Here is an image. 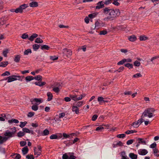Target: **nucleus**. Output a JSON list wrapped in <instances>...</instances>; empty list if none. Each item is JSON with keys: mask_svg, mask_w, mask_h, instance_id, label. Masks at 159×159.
<instances>
[{"mask_svg": "<svg viewBox=\"0 0 159 159\" xmlns=\"http://www.w3.org/2000/svg\"><path fill=\"white\" fill-rule=\"evenodd\" d=\"M11 129H12L11 132H10L7 130L4 133V135L5 136L2 137L0 135V144H2L6 142L9 139L14 136V134L16 133V128L14 127L13 128H11Z\"/></svg>", "mask_w": 159, "mask_h": 159, "instance_id": "1", "label": "nucleus"}, {"mask_svg": "<svg viewBox=\"0 0 159 159\" xmlns=\"http://www.w3.org/2000/svg\"><path fill=\"white\" fill-rule=\"evenodd\" d=\"M155 110L153 108H149L146 109L141 116L142 118H144L145 117L148 116L149 118H151L155 116L153 114ZM144 120L141 118L139 119L137 121L140 125L143 122Z\"/></svg>", "mask_w": 159, "mask_h": 159, "instance_id": "2", "label": "nucleus"}, {"mask_svg": "<svg viewBox=\"0 0 159 159\" xmlns=\"http://www.w3.org/2000/svg\"><path fill=\"white\" fill-rule=\"evenodd\" d=\"M120 14V12L118 9H111L110 14H109V16L105 17L104 20L108 21V20H113L115 18L119 16Z\"/></svg>", "mask_w": 159, "mask_h": 159, "instance_id": "3", "label": "nucleus"}, {"mask_svg": "<svg viewBox=\"0 0 159 159\" xmlns=\"http://www.w3.org/2000/svg\"><path fill=\"white\" fill-rule=\"evenodd\" d=\"M23 77L19 75H12L7 77L8 80L7 82L9 83L17 80L22 81Z\"/></svg>", "mask_w": 159, "mask_h": 159, "instance_id": "4", "label": "nucleus"}, {"mask_svg": "<svg viewBox=\"0 0 159 159\" xmlns=\"http://www.w3.org/2000/svg\"><path fill=\"white\" fill-rule=\"evenodd\" d=\"M27 7V5L25 4L21 5L18 8L16 9V13H18L19 12L22 13L23 10L26 8Z\"/></svg>", "mask_w": 159, "mask_h": 159, "instance_id": "5", "label": "nucleus"}, {"mask_svg": "<svg viewBox=\"0 0 159 159\" xmlns=\"http://www.w3.org/2000/svg\"><path fill=\"white\" fill-rule=\"evenodd\" d=\"M104 23L101 20H98L95 22V26L94 28H93L94 29L96 27L98 28H100L101 27H103L104 25Z\"/></svg>", "mask_w": 159, "mask_h": 159, "instance_id": "6", "label": "nucleus"}, {"mask_svg": "<svg viewBox=\"0 0 159 159\" xmlns=\"http://www.w3.org/2000/svg\"><path fill=\"white\" fill-rule=\"evenodd\" d=\"M64 56L69 57L72 55V52L70 50L67 48L64 49L62 51Z\"/></svg>", "mask_w": 159, "mask_h": 159, "instance_id": "7", "label": "nucleus"}, {"mask_svg": "<svg viewBox=\"0 0 159 159\" xmlns=\"http://www.w3.org/2000/svg\"><path fill=\"white\" fill-rule=\"evenodd\" d=\"M85 96V94H82L81 95L80 97H77V95H71L70 96V98L72 99V100L74 101H77L81 100L82 99V98Z\"/></svg>", "mask_w": 159, "mask_h": 159, "instance_id": "8", "label": "nucleus"}, {"mask_svg": "<svg viewBox=\"0 0 159 159\" xmlns=\"http://www.w3.org/2000/svg\"><path fill=\"white\" fill-rule=\"evenodd\" d=\"M57 87H52V90L56 93H58L60 91L61 86L59 83H57L56 85Z\"/></svg>", "mask_w": 159, "mask_h": 159, "instance_id": "9", "label": "nucleus"}, {"mask_svg": "<svg viewBox=\"0 0 159 159\" xmlns=\"http://www.w3.org/2000/svg\"><path fill=\"white\" fill-rule=\"evenodd\" d=\"M75 158L76 157L72 155H71L70 156V157H69L66 153L63 154L62 157V159H75Z\"/></svg>", "mask_w": 159, "mask_h": 159, "instance_id": "10", "label": "nucleus"}, {"mask_svg": "<svg viewBox=\"0 0 159 159\" xmlns=\"http://www.w3.org/2000/svg\"><path fill=\"white\" fill-rule=\"evenodd\" d=\"M139 154L141 155H145L148 152V151L145 149H140L138 151Z\"/></svg>", "mask_w": 159, "mask_h": 159, "instance_id": "11", "label": "nucleus"}, {"mask_svg": "<svg viewBox=\"0 0 159 159\" xmlns=\"http://www.w3.org/2000/svg\"><path fill=\"white\" fill-rule=\"evenodd\" d=\"M116 142H114L112 144V146L113 148H115L118 146H123V143L120 141H118L116 143Z\"/></svg>", "mask_w": 159, "mask_h": 159, "instance_id": "12", "label": "nucleus"}, {"mask_svg": "<svg viewBox=\"0 0 159 159\" xmlns=\"http://www.w3.org/2000/svg\"><path fill=\"white\" fill-rule=\"evenodd\" d=\"M112 8H111L110 7H106L103 9L102 12L104 14H110Z\"/></svg>", "mask_w": 159, "mask_h": 159, "instance_id": "13", "label": "nucleus"}, {"mask_svg": "<svg viewBox=\"0 0 159 159\" xmlns=\"http://www.w3.org/2000/svg\"><path fill=\"white\" fill-rule=\"evenodd\" d=\"M104 7V4L102 1H100L97 4V6L96 7V9H100Z\"/></svg>", "mask_w": 159, "mask_h": 159, "instance_id": "14", "label": "nucleus"}, {"mask_svg": "<svg viewBox=\"0 0 159 159\" xmlns=\"http://www.w3.org/2000/svg\"><path fill=\"white\" fill-rule=\"evenodd\" d=\"M22 130L25 133H31L32 134H34V133L33 130H30L29 129L26 128H23Z\"/></svg>", "mask_w": 159, "mask_h": 159, "instance_id": "15", "label": "nucleus"}, {"mask_svg": "<svg viewBox=\"0 0 159 159\" xmlns=\"http://www.w3.org/2000/svg\"><path fill=\"white\" fill-rule=\"evenodd\" d=\"M72 111L75 112V113L76 114L79 113V109L77 107V106H75L74 105L72 107Z\"/></svg>", "mask_w": 159, "mask_h": 159, "instance_id": "16", "label": "nucleus"}, {"mask_svg": "<svg viewBox=\"0 0 159 159\" xmlns=\"http://www.w3.org/2000/svg\"><path fill=\"white\" fill-rule=\"evenodd\" d=\"M38 36V35L36 34H33L28 39L31 41L34 40V38H36Z\"/></svg>", "mask_w": 159, "mask_h": 159, "instance_id": "17", "label": "nucleus"}, {"mask_svg": "<svg viewBox=\"0 0 159 159\" xmlns=\"http://www.w3.org/2000/svg\"><path fill=\"white\" fill-rule=\"evenodd\" d=\"M41 81H39V82H36L34 83V84L36 85L39 86L40 87L46 84L45 82Z\"/></svg>", "mask_w": 159, "mask_h": 159, "instance_id": "18", "label": "nucleus"}, {"mask_svg": "<svg viewBox=\"0 0 159 159\" xmlns=\"http://www.w3.org/2000/svg\"><path fill=\"white\" fill-rule=\"evenodd\" d=\"M20 57L21 56L20 55L15 56L14 58V61L16 63L19 62L20 60Z\"/></svg>", "mask_w": 159, "mask_h": 159, "instance_id": "19", "label": "nucleus"}, {"mask_svg": "<svg viewBox=\"0 0 159 159\" xmlns=\"http://www.w3.org/2000/svg\"><path fill=\"white\" fill-rule=\"evenodd\" d=\"M137 141H138L139 143H141L142 144H146V142L144 139L141 138H138L137 139Z\"/></svg>", "mask_w": 159, "mask_h": 159, "instance_id": "20", "label": "nucleus"}, {"mask_svg": "<svg viewBox=\"0 0 159 159\" xmlns=\"http://www.w3.org/2000/svg\"><path fill=\"white\" fill-rule=\"evenodd\" d=\"M30 6L31 7H36L38 6V3L36 2H32L30 3Z\"/></svg>", "mask_w": 159, "mask_h": 159, "instance_id": "21", "label": "nucleus"}, {"mask_svg": "<svg viewBox=\"0 0 159 159\" xmlns=\"http://www.w3.org/2000/svg\"><path fill=\"white\" fill-rule=\"evenodd\" d=\"M47 94L48 97L47 99L48 101H51L52 99L53 98L52 94L50 92H48Z\"/></svg>", "mask_w": 159, "mask_h": 159, "instance_id": "22", "label": "nucleus"}, {"mask_svg": "<svg viewBox=\"0 0 159 159\" xmlns=\"http://www.w3.org/2000/svg\"><path fill=\"white\" fill-rule=\"evenodd\" d=\"M8 122L9 123H14L15 124H17L19 123V121L18 120L15 119H12L11 120H8Z\"/></svg>", "mask_w": 159, "mask_h": 159, "instance_id": "23", "label": "nucleus"}, {"mask_svg": "<svg viewBox=\"0 0 159 159\" xmlns=\"http://www.w3.org/2000/svg\"><path fill=\"white\" fill-rule=\"evenodd\" d=\"M22 150L23 155H25L26 154L28 151V148L27 146H25L23 148Z\"/></svg>", "mask_w": 159, "mask_h": 159, "instance_id": "24", "label": "nucleus"}, {"mask_svg": "<svg viewBox=\"0 0 159 159\" xmlns=\"http://www.w3.org/2000/svg\"><path fill=\"white\" fill-rule=\"evenodd\" d=\"M136 37L134 35L129 36L128 37V39L130 41L134 42L136 40Z\"/></svg>", "mask_w": 159, "mask_h": 159, "instance_id": "25", "label": "nucleus"}, {"mask_svg": "<svg viewBox=\"0 0 159 159\" xmlns=\"http://www.w3.org/2000/svg\"><path fill=\"white\" fill-rule=\"evenodd\" d=\"M50 48V47L46 45H42L40 47V48L42 50H49Z\"/></svg>", "mask_w": 159, "mask_h": 159, "instance_id": "26", "label": "nucleus"}, {"mask_svg": "<svg viewBox=\"0 0 159 159\" xmlns=\"http://www.w3.org/2000/svg\"><path fill=\"white\" fill-rule=\"evenodd\" d=\"M129 156L132 159H137V155L134 154V153H130Z\"/></svg>", "mask_w": 159, "mask_h": 159, "instance_id": "27", "label": "nucleus"}, {"mask_svg": "<svg viewBox=\"0 0 159 159\" xmlns=\"http://www.w3.org/2000/svg\"><path fill=\"white\" fill-rule=\"evenodd\" d=\"M32 47L34 51H37L39 48L40 45L38 44H34L33 45Z\"/></svg>", "mask_w": 159, "mask_h": 159, "instance_id": "28", "label": "nucleus"}, {"mask_svg": "<svg viewBox=\"0 0 159 159\" xmlns=\"http://www.w3.org/2000/svg\"><path fill=\"white\" fill-rule=\"evenodd\" d=\"M8 62L7 61L5 62L3 61L0 63V67H5L8 64Z\"/></svg>", "mask_w": 159, "mask_h": 159, "instance_id": "29", "label": "nucleus"}, {"mask_svg": "<svg viewBox=\"0 0 159 159\" xmlns=\"http://www.w3.org/2000/svg\"><path fill=\"white\" fill-rule=\"evenodd\" d=\"M50 138L51 139H58L60 137H58L57 134H52L50 136Z\"/></svg>", "mask_w": 159, "mask_h": 159, "instance_id": "30", "label": "nucleus"}, {"mask_svg": "<svg viewBox=\"0 0 159 159\" xmlns=\"http://www.w3.org/2000/svg\"><path fill=\"white\" fill-rule=\"evenodd\" d=\"M34 79L36 80L41 81L42 79V77L40 75H38L34 77Z\"/></svg>", "mask_w": 159, "mask_h": 159, "instance_id": "31", "label": "nucleus"}, {"mask_svg": "<svg viewBox=\"0 0 159 159\" xmlns=\"http://www.w3.org/2000/svg\"><path fill=\"white\" fill-rule=\"evenodd\" d=\"M97 13H95L90 14L88 15V17L90 19H93L95 17L97 16Z\"/></svg>", "mask_w": 159, "mask_h": 159, "instance_id": "32", "label": "nucleus"}, {"mask_svg": "<svg viewBox=\"0 0 159 159\" xmlns=\"http://www.w3.org/2000/svg\"><path fill=\"white\" fill-rule=\"evenodd\" d=\"M34 79V77L32 76H27L25 77V80L27 81H30Z\"/></svg>", "mask_w": 159, "mask_h": 159, "instance_id": "33", "label": "nucleus"}, {"mask_svg": "<svg viewBox=\"0 0 159 159\" xmlns=\"http://www.w3.org/2000/svg\"><path fill=\"white\" fill-rule=\"evenodd\" d=\"M25 135V133L24 132H22L21 131H20L18 132L17 134V136L19 137H21L22 136H23Z\"/></svg>", "mask_w": 159, "mask_h": 159, "instance_id": "34", "label": "nucleus"}, {"mask_svg": "<svg viewBox=\"0 0 159 159\" xmlns=\"http://www.w3.org/2000/svg\"><path fill=\"white\" fill-rule=\"evenodd\" d=\"M31 101L32 102H41V101L40 98H35L34 99H32L31 100Z\"/></svg>", "mask_w": 159, "mask_h": 159, "instance_id": "35", "label": "nucleus"}, {"mask_svg": "<svg viewBox=\"0 0 159 159\" xmlns=\"http://www.w3.org/2000/svg\"><path fill=\"white\" fill-rule=\"evenodd\" d=\"M43 42V40L40 38H37L35 41V42L37 43H42Z\"/></svg>", "mask_w": 159, "mask_h": 159, "instance_id": "36", "label": "nucleus"}, {"mask_svg": "<svg viewBox=\"0 0 159 159\" xmlns=\"http://www.w3.org/2000/svg\"><path fill=\"white\" fill-rule=\"evenodd\" d=\"M49 133V130L47 129H45L42 133V134L43 136H46L48 135Z\"/></svg>", "mask_w": 159, "mask_h": 159, "instance_id": "37", "label": "nucleus"}, {"mask_svg": "<svg viewBox=\"0 0 159 159\" xmlns=\"http://www.w3.org/2000/svg\"><path fill=\"white\" fill-rule=\"evenodd\" d=\"M32 52L31 49H28L26 50H25L24 52V55H28L29 53H31Z\"/></svg>", "mask_w": 159, "mask_h": 159, "instance_id": "38", "label": "nucleus"}, {"mask_svg": "<svg viewBox=\"0 0 159 159\" xmlns=\"http://www.w3.org/2000/svg\"><path fill=\"white\" fill-rule=\"evenodd\" d=\"M137 131L135 130H128L125 132V133L127 134L136 133Z\"/></svg>", "mask_w": 159, "mask_h": 159, "instance_id": "39", "label": "nucleus"}, {"mask_svg": "<svg viewBox=\"0 0 159 159\" xmlns=\"http://www.w3.org/2000/svg\"><path fill=\"white\" fill-rule=\"evenodd\" d=\"M83 103V101H80L75 104H74V105L75 106H77V107L78 108V107L81 106L82 105Z\"/></svg>", "mask_w": 159, "mask_h": 159, "instance_id": "40", "label": "nucleus"}, {"mask_svg": "<svg viewBox=\"0 0 159 159\" xmlns=\"http://www.w3.org/2000/svg\"><path fill=\"white\" fill-rule=\"evenodd\" d=\"M13 157L16 159H20L21 158V156L19 154L16 153L13 155Z\"/></svg>", "mask_w": 159, "mask_h": 159, "instance_id": "41", "label": "nucleus"}, {"mask_svg": "<svg viewBox=\"0 0 159 159\" xmlns=\"http://www.w3.org/2000/svg\"><path fill=\"white\" fill-rule=\"evenodd\" d=\"M9 51L7 49H6L3 51L2 54L4 57H7V54L8 53Z\"/></svg>", "mask_w": 159, "mask_h": 159, "instance_id": "42", "label": "nucleus"}, {"mask_svg": "<svg viewBox=\"0 0 159 159\" xmlns=\"http://www.w3.org/2000/svg\"><path fill=\"white\" fill-rule=\"evenodd\" d=\"M125 66L130 69L133 68V65L132 64L127 63L125 64Z\"/></svg>", "mask_w": 159, "mask_h": 159, "instance_id": "43", "label": "nucleus"}, {"mask_svg": "<svg viewBox=\"0 0 159 159\" xmlns=\"http://www.w3.org/2000/svg\"><path fill=\"white\" fill-rule=\"evenodd\" d=\"M27 123V122L26 121H25L24 122H20V125L19 126L21 128H23L25 126Z\"/></svg>", "mask_w": 159, "mask_h": 159, "instance_id": "44", "label": "nucleus"}, {"mask_svg": "<svg viewBox=\"0 0 159 159\" xmlns=\"http://www.w3.org/2000/svg\"><path fill=\"white\" fill-rule=\"evenodd\" d=\"M125 59H123L122 60L118 62L117 64L118 65H122L125 62Z\"/></svg>", "mask_w": 159, "mask_h": 159, "instance_id": "45", "label": "nucleus"}, {"mask_svg": "<svg viewBox=\"0 0 159 159\" xmlns=\"http://www.w3.org/2000/svg\"><path fill=\"white\" fill-rule=\"evenodd\" d=\"M148 37L144 35H141L140 36L139 39L140 41H144L146 40Z\"/></svg>", "mask_w": 159, "mask_h": 159, "instance_id": "46", "label": "nucleus"}, {"mask_svg": "<svg viewBox=\"0 0 159 159\" xmlns=\"http://www.w3.org/2000/svg\"><path fill=\"white\" fill-rule=\"evenodd\" d=\"M104 128L102 126H100L96 128V130L97 131H102L104 129Z\"/></svg>", "mask_w": 159, "mask_h": 159, "instance_id": "47", "label": "nucleus"}, {"mask_svg": "<svg viewBox=\"0 0 159 159\" xmlns=\"http://www.w3.org/2000/svg\"><path fill=\"white\" fill-rule=\"evenodd\" d=\"M107 33V31L106 30H103L100 32L99 34L100 35H104Z\"/></svg>", "mask_w": 159, "mask_h": 159, "instance_id": "48", "label": "nucleus"}, {"mask_svg": "<svg viewBox=\"0 0 159 159\" xmlns=\"http://www.w3.org/2000/svg\"><path fill=\"white\" fill-rule=\"evenodd\" d=\"M6 20L4 18H2L0 19V25H3L5 23Z\"/></svg>", "mask_w": 159, "mask_h": 159, "instance_id": "49", "label": "nucleus"}, {"mask_svg": "<svg viewBox=\"0 0 159 159\" xmlns=\"http://www.w3.org/2000/svg\"><path fill=\"white\" fill-rule=\"evenodd\" d=\"M31 108L34 111H36L38 109V107L36 105H33L32 106Z\"/></svg>", "mask_w": 159, "mask_h": 159, "instance_id": "50", "label": "nucleus"}, {"mask_svg": "<svg viewBox=\"0 0 159 159\" xmlns=\"http://www.w3.org/2000/svg\"><path fill=\"white\" fill-rule=\"evenodd\" d=\"M142 76V75L140 73H137L133 75V77L134 78H138Z\"/></svg>", "mask_w": 159, "mask_h": 159, "instance_id": "51", "label": "nucleus"}, {"mask_svg": "<svg viewBox=\"0 0 159 159\" xmlns=\"http://www.w3.org/2000/svg\"><path fill=\"white\" fill-rule=\"evenodd\" d=\"M10 75V72L8 71H6L1 75L2 76H8Z\"/></svg>", "mask_w": 159, "mask_h": 159, "instance_id": "52", "label": "nucleus"}, {"mask_svg": "<svg viewBox=\"0 0 159 159\" xmlns=\"http://www.w3.org/2000/svg\"><path fill=\"white\" fill-rule=\"evenodd\" d=\"M21 37L23 39H25L28 38V35L26 33H24L22 34Z\"/></svg>", "mask_w": 159, "mask_h": 159, "instance_id": "53", "label": "nucleus"}, {"mask_svg": "<svg viewBox=\"0 0 159 159\" xmlns=\"http://www.w3.org/2000/svg\"><path fill=\"white\" fill-rule=\"evenodd\" d=\"M139 124L138 123V122L137 121H136L133 122L132 124L131 125L132 126H133L134 127L137 128L139 126L138 125Z\"/></svg>", "mask_w": 159, "mask_h": 159, "instance_id": "54", "label": "nucleus"}, {"mask_svg": "<svg viewBox=\"0 0 159 159\" xmlns=\"http://www.w3.org/2000/svg\"><path fill=\"white\" fill-rule=\"evenodd\" d=\"M140 65V63L137 61H136L134 62V65L136 66H139Z\"/></svg>", "mask_w": 159, "mask_h": 159, "instance_id": "55", "label": "nucleus"}, {"mask_svg": "<svg viewBox=\"0 0 159 159\" xmlns=\"http://www.w3.org/2000/svg\"><path fill=\"white\" fill-rule=\"evenodd\" d=\"M26 158L28 159H34V157L33 155H28L26 156Z\"/></svg>", "mask_w": 159, "mask_h": 159, "instance_id": "56", "label": "nucleus"}, {"mask_svg": "<svg viewBox=\"0 0 159 159\" xmlns=\"http://www.w3.org/2000/svg\"><path fill=\"white\" fill-rule=\"evenodd\" d=\"M125 134H119L117 135V137L118 138H124L125 137Z\"/></svg>", "mask_w": 159, "mask_h": 159, "instance_id": "57", "label": "nucleus"}, {"mask_svg": "<svg viewBox=\"0 0 159 159\" xmlns=\"http://www.w3.org/2000/svg\"><path fill=\"white\" fill-rule=\"evenodd\" d=\"M113 2L112 3L116 6H118L119 5V3L118 2V0H113Z\"/></svg>", "mask_w": 159, "mask_h": 159, "instance_id": "58", "label": "nucleus"}, {"mask_svg": "<svg viewBox=\"0 0 159 159\" xmlns=\"http://www.w3.org/2000/svg\"><path fill=\"white\" fill-rule=\"evenodd\" d=\"M134 140L133 139H130L128 140L126 142V144L128 145L131 144L133 143Z\"/></svg>", "mask_w": 159, "mask_h": 159, "instance_id": "59", "label": "nucleus"}, {"mask_svg": "<svg viewBox=\"0 0 159 159\" xmlns=\"http://www.w3.org/2000/svg\"><path fill=\"white\" fill-rule=\"evenodd\" d=\"M124 69V66H122L120 67L119 69H118L116 71L118 72H121Z\"/></svg>", "mask_w": 159, "mask_h": 159, "instance_id": "60", "label": "nucleus"}, {"mask_svg": "<svg viewBox=\"0 0 159 159\" xmlns=\"http://www.w3.org/2000/svg\"><path fill=\"white\" fill-rule=\"evenodd\" d=\"M26 144V143L25 141H21L20 142V144L21 146L23 147L25 146Z\"/></svg>", "mask_w": 159, "mask_h": 159, "instance_id": "61", "label": "nucleus"}, {"mask_svg": "<svg viewBox=\"0 0 159 159\" xmlns=\"http://www.w3.org/2000/svg\"><path fill=\"white\" fill-rule=\"evenodd\" d=\"M58 59V57L56 56H53L50 57V59L52 60H57Z\"/></svg>", "mask_w": 159, "mask_h": 159, "instance_id": "62", "label": "nucleus"}, {"mask_svg": "<svg viewBox=\"0 0 159 159\" xmlns=\"http://www.w3.org/2000/svg\"><path fill=\"white\" fill-rule=\"evenodd\" d=\"M34 112H30L28 113L27 116L29 117H32L34 115Z\"/></svg>", "mask_w": 159, "mask_h": 159, "instance_id": "63", "label": "nucleus"}, {"mask_svg": "<svg viewBox=\"0 0 159 159\" xmlns=\"http://www.w3.org/2000/svg\"><path fill=\"white\" fill-rule=\"evenodd\" d=\"M156 146L157 144L155 142H154L150 145V147L151 148H156Z\"/></svg>", "mask_w": 159, "mask_h": 159, "instance_id": "64", "label": "nucleus"}]
</instances>
